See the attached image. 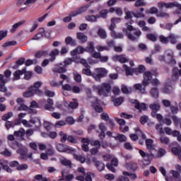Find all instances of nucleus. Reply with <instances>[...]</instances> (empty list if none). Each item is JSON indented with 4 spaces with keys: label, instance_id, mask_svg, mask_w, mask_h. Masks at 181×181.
<instances>
[{
    "label": "nucleus",
    "instance_id": "1",
    "mask_svg": "<svg viewBox=\"0 0 181 181\" xmlns=\"http://www.w3.org/2000/svg\"><path fill=\"white\" fill-rule=\"evenodd\" d=\"M127 28H123V33H125L129 40L135 42L138 40V37L142 35V32L139 28H134V26L126 23Z\"/></svg>",
    "mask_w": 181,
    "mask_h": 181
},
{
    "label": "nucleus",
    "instance_id": "2",
    "mask_svg": "<svg viewBox=\"0 0 181 181\" xmlns=\"http://www.w3.org/2000/svg\"><path fill=\"white\" fill-rule=\"evenodd\" d=\"M145 142L146 148L150 153H145L143 150H139V152L144 159H147V160H149V159H153V158H155L153 152H156V149H155V146H153V140L151 139H147Z\"/></svg>",
    "mask_w": 181,
    "mask_h": 181
},
{
    "label": "nucleus",
    "instance_id": "3",
    "mask_svg": "<svg viewBox=\"0 0 181 181\" xmlns=\"http://www.w3.org/2000/svg\"><path fill=\"white\" fill-rule=\"evenodd\" d=\"M152 76H153V74L149 71L144 72V79L142 81L144 86L141 83H136L134 86V88L140 91L142 94H145V87H146V86H149V83H151V80H152Z\"/></svg>",
    "mask_w": 181,
    "mask_h": 181
},
{
    "label": "nucleus",
    "instance_id": "4",
    "mask_svg": "<svg viewBox=\"0 0 181 181\" xmlns=\"http://www.w3.org/2000/svg\"><path fill=\"white\" fill-rule=\"evenodd\" d=\"M93 90L98 91V95L109 97L111 95V85L108 83H103L99 86H93Z\"/></svg>",
    "mask_w": 181,
    "mask_h": 181
},
{
    "label": "nucleus",
    "instance_id": "5",
    "mask_svg": "<svg viewBox=\"0 0 181 181\" xmlns=\"http://www.w3.org/2000/svg\"><path fill=\"white\" fill-rule=\"evenodd\" d=\"M158 7L160 9H163V8H165L166 9H172V8H177L178 11H181V4H179L177 1L169 3L160 2L158 3Z\"/></svg>",
    "mask_w": 181,
    "mask_h": 181
},
{
    "label": "nucleus",
    "instance_id": "6",
    "mask_svg": "<svg viewBox=\"0 0 181 181\" xmlns=\"http://www.w3.org/2000/svg\"><path fill=\"white\" fill-rule=\"evenodd\" d=\"M64 66H63V64H59L58 67L53 69L52 71L54 73H66V71H67V69H66V67H67V66H70V64L73 63V59L68 58L64 60Z\"/></svg>",
    "mask_w": 181,
    "mask_h": 181
},
{
    "label": "nucleus",
    "instance_id": "7",
    "mask_svg": "<svg viewBox=\"0 0 181 181\" xmlns=\"http://www.w3.org/2000/svg\"><path fill=\"white\" fill-rule=\"evenodd\" d=\"M130 103H132V104H134V108L138 110L139 112H142L146 110V104L144 103H140L136 99L130 100Z\"/></svg>",
    "mask_w": 181,
    "mask_h": 181
},
{
    "label": "nucleus",
    "instance_id": "8",
    "mask_svg": "<svg viewBox=\"0 0 181 181\" xmlns=\"http://www.w3.org/2000/svg\"><path fill=\"white\" fill-rule=\"evenodd\" d=\"M29 114H36L37 112L35 109L29 108L24 103L19 105V106H15L14 111H28Z\"/></svg>",
    "mask_w": 181,
    "mask_h": 181
},
{
    "label": "nucleus",
    "instance_id": "9",
    "mask_svg": "<svg viewBox=\"0 0 181 181\" xmlns=\"http://www.w3.org/2000/svg\"><path fill=\"white\" fill-rule=\"evenodd\" d=\"M57 151L58 152H74L75 150L72 147L66 146L65 144H57L56 145Z\"/></svg>",
    "mask_w": 181,
    "mask_h": 181
},
{
    "label": "nucleus",
    "instance_id": "10",
    "mask_svg": "<svg viewBox=\"0 0 181 181\" xmlns=\"http://www.w3.org/2000/svg\"><path fill=\"white\" fill-rule=\"evenodd\" d=\"M42 81H37L33 83V86H31L30 88L36 93L37 95H43V92L40 90V87L42 86Z\"/></svg>",
    "mask_w": 181,
    "mask_h": 181
},
{
    "label": "nucleus",
    "instance_id": "11",
    "mask_svg": "<svg viewBox=\"0 0 181 181\" xmlns=\"http://www.w3.org/2000/svg\"><path fill=\"white\" fill-rule=\"evenodd\" d=\"M92 160H93V162H94L95 166L97 168V169L100 172H103V170H104V169H105V165L102 161L97 160V158H93L92 159Z\"/></svg>",
    "mask_w": 181,
    "mask_h": 181
},
{
    "label": "nucleus",
    "instance_id": "12",
    "mask_svg": "<svg viewBox=\"0 0 181 181\" xmlns=\"http://www.w3.org/2000/svg\"><path fill=\"white\" fill-rule=\"evenodd\" d=\"M167 57L168 59L167 61L168 64H176V60L175 59V57L173 55V51L168 50L167 52Z\"/></svg>",
    "mask_w": 181,
    "mask_h": 181
},
{
    "label": "nucleus",
    "instance_id": "13",
    "mask_svg": "<svg viewBox=\"0 0 181 181\" xmlns=\"http://www.w3.org/2000/svg\"><path fill=\"white\" fill-rule=\"evenodd\" d=\"M82 142V151L84 152H88L90 148H88V144H90V139L88 138H82L81 139Z\"/></svg>",
    "mask_w": 181,
    "mask_h": 181
},
{
    "label": "nucleus",
    "instance_id": "14",
    "mask_svg": "<svg viewBox=\"0 0 181 181\" xmlns=\"http://www.w3.org/2000/svg\"><path fill=\"white\" fill-rule=\"evenodd\" d=\"M22 64H25V58L21 57L19 59H18L14 65L13 64H11V69H13V70H16L19 69V66H22Z\"/></svg>",
    "mask_w": 181,
    "mask_h": 181
},
{
    "label": "nucleus",
    "instance_id": "15",
    "mask_svg": "<svg viewBox=\"0 0 181 181\" xmlns=\"http://www.w3.org/2000/svg\"><path fill=\"white\" fill-rule=\"evenodd\" d=\"M112 59L115 62H119L120 63L128 62V59L125 55H115Z\"/></svg>",
    "mask_w": 181,
    "mask_h": 181
},
{
    "label": "nucleus",
    "instance_id": "16",
    "mask_svg": "<svg viewBox=\"0 0 181 181\" xmlns=\"http://www.w3.org/2000/svg\"><path fill=\"white\" fill-rule=\"evenodd\" d=\"M26 73V68L23 69L22 70H17L13 73L14 78L13 80H20L21 76H23Z\"/></svg>",
    "mask_w": 181,
    "mask_h": 181
},
{
    "label": "nucleus",
    "instance_id": "17",
    "mask_svg": "<svg viewBox=\"0 0 181 181\" xmlns=\"http://www.w3.org/2000/svg\"><path fill=\"white\" fill-rule=\"evenodd\" d=\"M5 84H6V83L0 82V91L1 93H4V95H6V97H11L12 93L8 92V88L5 87Z\"/></svg>",
    "mask_w": 181,
    "mask_h": 181
},
{
    "label": "nucleus",
    "instance_id": "18",
    "mask_svg": "<svg viewBox=\"0 0 181 181\" xmlns=\"http://www.w3.org/2000/svg\"><path fill=\"white\" fill-rule=\"evenodd\" d=\"M112 101L115 107H119V105H121V104L124 103V98L123 97H119V98L112 97Z\"/></svg>",
    "mask_w": 181,
    "mask_h": 181
},
{
    "label": "nucleus",
    "instance_id": "19",
    "mask_svg": "<svg viewBox=\"0 0 181 181\" xmlns=\"http://www.w3.org/2000/svg\"><path fill=\"white\" fill-rule=\"evenodd\" d=\"M76 37L78 40H80L81 43H86L88 40L87 35H84L83 33H77Z\"/></svg>",
    "mask_w": 181,
    "mask_h": 181
},
{
    "label": "nucleus",
    "instance_id": "20",
    "mask_svg": "<svg viewBox=\"0 0 181 181\" xmlns=\"http://www.w3.org/2000/svg\"><path fill=\"white\" fill-rule=\"evenodd\" d=\"M95 72L100 76V77H105L108 73V71L105 68H97L95 69Z\"/></svg>",
    "mask_w": 181,
    "mask_h": 181
},
{
    "label": "nucleus",
    "instance_id": "21",
    "mask_svg": "<svg viewBox=\"0 0 181 181\" xmlns=\"http://www.w3.org/2000/svg\"><path fill=\"white\" fill-rule=\"evenodd\" d=\"M150 94L153 98L158 100L159 98V89L158 88H152L150 90Z\"/></svg>",
    "mask_w": 181,
    "mask_h": 181
},
{
    "label": "nucleus",
    "instance_id": "22",
    "mask_svg": "<svg viewBox=\"0 0 181 181\" xmlns=\"http://www.w3.org/2000/svg\"><path fill=\"white\" fill-rule=\"evenodd\" d=\"M179 69L178 68H173V75L171 76V80L173 81H176L179 80Z\"/></svg>",
    "mask_w": 181,
    "mask_h": 181
},
{
    "label": "nucleus",
    "instance_id": "23",
    "mask_svg": "<svg viewBox=\"0 0 181 181\" xmlns=\"http://www.w3.org/2000/svg\"><path fill=\"white\" fill-rule=\"evenodd\" d=\"M47 105H45V109L47 111H53L54 107H53V99L48 98L47 100Z\"/></svg>",
    "mask_w": 181,
    "mask_h": 181
},
{
    "label": "nucleus",
    "instance_id": "24",
    "mask_svg": "<svg viewBox=\"0 0 181 181\" xmlns=\"http://www.w3.org/2000/svg\"><path fill=\"white\" fill-rule=\"evenodd\" d=\"M18 153L21 155V159L23 160H27L28 159V151L23 148H20L17 151Z\"/></svg>",
    "mask_w": 181,
    "mask_h": 181
},
{
    "label": "nucleus",
    "instance_id": "25",
    "mask_svg": "<svg viewBox=\"0 0 181 181\" xmlns=\"http://www.w3.org/2000/svg\"><path fill=\"white\" fill-rule=\"evenodd\" d=\"M49 54V52L47 51H37L35 54V59H40V57H46Z\"/></svg>",
    "mask_w": 181,
    "mask_h": 181
},
{
    "label": "nucleus",
    "instance_id": "26",
    "mask_svg": "<svg viewBox=\"0 0 181 181\" xmlns=\"http://www.w3.org/2000/svg\"><path fill=\"white\" fill-rule=\"evenodd\" d=\"M157 18H160L161 19H169L170 18V14L165 11H159L157 13Z\"/></svg>",
    "mask_w": 181,
    "mask_h": 181
},
{
    "label": "nucleus",
    "instance_id": "27",
    "mask_svg": "<svg viewBox=\"0 0 181 181\" xmlns=\"http://www.w3.org/2000/svg\"><path fill=\"white\" fill-rule=\"evenodd\" d=\"M35 94H36L35 93V91L33 90V88H31L30 87L28 88V90L25 92L23 95V97H25V98H29L30 97H33L35 95Z\"/></svg>",
    "mask_w": 181,
    "mask_h": 181
},
{
    "label": "nucleus",
    "instance_id": "28",
    "mask_svg": "<svg viewBox=\"0 0 181 181\" xmlns=\"http://www.w3.org/2000/svg\"><path fill=\"white\" fill-rule=\"evenodd\" d=\"M81 53H84V49L81 47H78L71 52V56H76V54H81Z\"/></svg>",
    "mask_w": 181,
    "mask_h": 181
},
{
    "label": "nucleus",
    "instance_id": "29",
    "mask_svg": "<svg viewBox=\"0 0 181 181\" xmlns=\"http://www.w3.org/2000/svg\"><path fill=\"white\" fill-rule=\"evenodd\" d=\"M135 132H136L137 135L142 139V141H146V135L142 130L139 129V128H136Z\"/></svg>",
    "mask_w": 181,
    "mask_h": 181
},
{
    "label": "nucleus",
    "instance_id": "30",
    "mask_svg": "<svg viewBox=\"0 0 181 181\" xmlns=\"http://www.w3.org/2000/svg\"><path fill=\"white\" fill-rule=\"evenodd\" d=\"M146 70V68H145V66L139 65L138 68H135L134 69V73H135V74H142V73H144V71Z\"/></svg>",
    "mask_w": 181,
    "mask_h": 181
},
{
    "label": "nucleus",
    "instance_id": "31",
    "mask_svg": "<svg viewBox=\"0 0 181 181\" xmlns=\"http://www.w3.org/2000/svg\"><path fill=\"white\" fill-rule=\"evenodd\" d=\"M23 23H25V21H20L18 23H15L10 30L11 33H15V32H16V29H18L19 26H22Z\"/></svg>",
    "mask_w": 181,
    "mask_h": 181
},
{
    "label": "nucleus",
    "instance_id": "32",
    "mask_svg": "<svg viewBox=\"0 0 181 181\" xmlns=\"http://www.w3.org/2000/svg\"><path fill=\"white\" fill-rule=\"evenodd\" d=\"M149 108L152 111L158 112V111H159V110H160V104H159L158 103L150 104L149 105Z\"/></svg>",
    "mask_w": 181,
    "mask_h": 181
},
{
    "label": "nucleus",
    "instance_id": "33",
    "mask_svg": "<svg viewBox=\"0 0 181 181\" xmlns=\"http://www.w3.org/2000/svg\"><path fill=\"white\" fill-rule=\"evenodd\" d=\"M66 45H70L71 46H76V40L73 39L71 37H67L65 39Z\"/></svg>",
    "mask_w": 181,
    "mask_h": 181
},
{
    "label": "nucleus",
    "instance_id": "34",
    "mask_svg": "<svg viewBox=\"0 0 181 181\" xmlns=\"http://www.w3.org/2000/svg\"><path fill=\"white\" fill-rule=\"evenodd\" d=\"M127 168L129 170H136L138 168V164H136V163L130 162L127 164Z\"/></svg>",
    "mask_w": 181,
    "mask_h": 181
},
{
    "label": "nucleus",
    "instance_id": "35",
    "mask_svg": "<svg viewBox=\"0 0 181 181\" xmlns=\"http://www.w3.org/2000/svg\"><path fill=\"white\" fill-rule=\"evenodd\" d=\"M172 152L174 155H177L178 159L181 160V148L173 147L172 148Z\"/></svg>",
    "mask_w": 181,
    "mask_h": 181
},
{
    "label": "nucleus",
    "instance_id": "36",
    "mask_svg": "<svg viewBox=\"0 0 181 181\" xmlns=\"http://www.w3.org/2000/svg\"><path fill=\"white\" fill-rule=\"evenodd\" d=\"M116 141H119V142H125L127 141V136L124 134H118L117 136H114Z\"/></svg>",
    "mask_w": 181,
    "mask_h": 181
},
{
    "label": "nucleus",
    "instance_id": "37",
    "mask_svg": "<svg viewBox=\"0 0 181 181\" xmlns=\"http://www.w3.org/2000/svg\"><path fill=\"white\" fill-rule=\"evenodd\" d=\"M98 35L101 39H107V33L105 32V30L103 28H99Z\"/></svg>",
    "mask_w": 181,
    "mask_h": 181
},
{
    "label": "nucleus",
    "instance_id": "38",
    "mask_svg": "<svg viewBox=\"0 0 181 181\" xmlns=\"http://www.w3.org/2000/svg\"><path fill=\"white\" fill-rule=\"evenodd\" d=\"M111 36L114 39H124V34L122 33H117L115 31H113V33H111Z\"/></svg>",
    "mask_w": 181,
    "mask_h": 181
},
{
    "label": "nucleus",
    "instance_id": "39",
    "mask_svg": "<svg viewBox=\"0 0 181 181\" xmlns=\"http://www.w3.org/2000/svg\"><path fill=\"white\" fill-rule=\"evenodd\" d=\"M74 158L76 160L81 162V163H84L86 162V157L81 155L74 154Z\"/></svg>",
    "mask_w": 181,
    "mask_h": 181
},
{
    "label": "nucleus",
    "instance_id": "40",
    "mask_svg": "<svg viewBox=\"0 0 181 181\" xmlns=\"http://www.w3.org/2000/svg\"><path fill=\"white\" fill-rule=\"evenodd\" d=\"M122 175L124 176H128L129 178H131L132 180H135L136 179V175L134 173H131L128 171H123Z\"/></svg>",
    "mask_w": 181,
    "mask_h": 181
},
{
    "label": "nucleus",
    "instance_id": "41",
    "mask_svg": "<svg viewBox=\"0 0 181 181\" xmlns=\"http://www.w3.org/2000/svg\"><path fill=\"white\" fill-rule=\"evenodd\" d=\"M123 69L125 70L127 76H132L134 70L126 64L123 65Z\"/></svg>",
    "mask_w": 181,
    "mask_h": 181
},
{
    "label": "nucleus",
    "instance_id": "42",
    "mask_svg": "<svg viewBox=\"0 0 181 181\" xmlns=\"http://www.w3.org/2000/svg\"><path fill=\"white\" fill-rule=\"evenodd\" d=\"M134 6H136V8H139L141 6H146V2H145V1L144 0H136Z\"/></svg>",
    "mask_w": 181,
    "mask_h": 181
},
{
    "label": "nucleus",
    "instance_id": "43",
    "mask_svg": "<svg viewBox=\"0 0 181 181\" xmlns=\"http://www.w3.org/2000/svg\"><path fill=\"white\" fill-rule=\"evenodd\" d=\"M59 135L60 136L61 142H62V144H64V142L67 141V136H68L67 134L63 132H59Z\"/></svg>",
    "mask_w": 181,
    "mask_h": 181
},
{
    "label": "nucleus",
    "instance_id": "44",
    "mask_svg": "<svg viewBox=\"0 0 181 181\" xmlns=\"http://www.w3.org/2000/svg\"><path fill=\"white\" fill-rule=\"evenodd\" d=\"M60 163L64 165V166H69L71 167V161L69 160H67L66 158H62L60 159Z\"/></svg>",
    "mask_w": 181,
    "mask_h": 181
},
{
    "label": "nucleus",
    "instance_id": "45",
    "mask_svg": "<svg viewBox=\"0 0 181 181\" xmlns=\"http://www.w3.org/2000/svg\"><path fill=\"white\" fill-rule=\"evenodd\" d=\"M74 102H71L69 104V107L70 108H72V110H74L76 108L78 107V103L77 102V99H73Z\"/></svg>",
    "mask_w": 181,
    "mask_h": 181
},
{
    "label": "nucleus",
    "instance_id": "46",
    "mask_svg": "<svg viewBox=\"0 0 181 181\" xmlns=\"http://www.w3.org/2000/svg\"><path fill=\"white\" fill-rule=\"evenodd\" d=\"M13 135H14V136L22 137L25 135V129H20L18 131L14 132Z\"/></svg>",
    "mask_w": 181,
    "mask_h": 181
},
{
    "label": "nucleus",
    "instance_id": "47",
    "mask_svg": "<svg viewBox=\"0 0 181 181\" xmlns=\"http://www.w3.org/2000/svg\"><path fill=\"white\" fill-rule=\"evenodd\" d=\"M86 52L88 53H93L94 52V43L90 42L86 49Z\"/></svg>",
    "mask_w": 181,
    "mask_h": 181
},
{
    "label": "nucleus",
    "instance_id": "48",
    "mask_svg": "<svg viewBox=\"0 0 181 181\" xmlns=\"http://www.w3.org/2000/svg\"><path fill=\"white\" fill-rule=\"evenodd\" d=\"M12 117H13V113L12 112H9L6 114H5L2 117L1 119L3 121H7L8 119H9V118H12Z\"/></svg>",
    "mask_w": 181,
    "mask_h": 181
},
{
    "label": "nucleus",
    "instance_id": "49",
    "mask_svg": "<svg viewBox=\"0 0 181 181\" xmlns=\"http://www.w3.org/2000/svg\"><path fill=\"white\" fill-rule=\"evenodd\" d=\"M172 91H173V88H172V86H165L163 89V93H164V94H170Z\"/></svg>",
    "mask_w": 181,
    "mask_h": 181
},
{
    "label": "nucleus",
    "instance_id": "50",
    "mask_svg": "<svg viewBox=\"0 0 181 181\" xmlns=\"http://www.w3.org/2000/svg\"><path fill=\"white\" fill-rule=\"evenodd\" d=\"M159 141L163 145H168L170 142L169 138L165 136L160 137Z\"/></svg>",
    "mask_w": 181,
    "mask_h": 181
},
{
    "label": "nucleus",
    "instance_id": "51",
    "mask_svg": "<svg viewBox=\"0 0 181 181\" xmlns=\"http://www.w3.org/2000/svg\"><path fill=\"white\" fill-rule=\"evenodd\" d=\"M25 64L27 66H32V64H37V59H28Z\"/></svg>",
    "mask_w": 181,
    "mask_h": 181
},
{
    "label": "nucleus",
    "instance_id": "52",
    "mask_svg": "<svg viewBox=\"0 0 181 181\" xmlns=\"http://www.w3.org/2000/svg\"><path fill=\"white\" fill-rule=\"evenodd\" d=\"M159 40H160V42H161V43H163V45H166V43H169V37L160 35Z\"/></svg>",
    "mask_w": 181,
    "mask_h": 181
},
{
    "label": "nucleus",
    "instance_id": "53",
    "mask_svg": "<svg viewBox=\"0 0 181 181\" xmlns=\"http://www.w3.org/2000/svg\"><path fill=\"white\" fill-rule=\"evenodd\" d=\"M90 8V4H86V6H83L78 9V11L79 12V14L81 15V13H84Z\"/></svg>",
    "mask_w": 181,
    "mask_h": 181
},
{
    "label": "nucleus",
    "instance_id": "54",
    "mask_svg": "<svg viewBox=\"0 0 181 181\" xmlns=\"http://www.w3.org/2000/svg\"><path fill=\"white\" fill-rule=\"evenodd\" d=\"M108 12L109 11L107 9H103L99 12V15H100V18L105 19V18H107V16L108 15Z\"/></svg>",
    "mask_w": 181,
    "mask_h": 181
},
{
    "label": "nucleus",
    "instance_id": "55",
    "mask_svg": "<svg viewBox=\"0 0 181 181\" xmlns=\"http://www.w3.org/2000/svg\"><path fill=\"white\" fill-rule=\"evenodd\" d=\"M147 39L148 40H151V42H156L158 40V37L155 35V34H147L146 35Z\"/></svg>",
    "mask_w": 181,
    "mask_h": 181
},
{
    "label": "nucleus",
    "instance_id": "56",
    "mask_svg": "<svg viewBox=\"0 0 181 181\" xmlns=\"http://www.w3.org/2000/svg\"><path fill=\"white\" fill-rule=\"evenodd\" d=\"M86 69H83L82 73L86 74V76H91V71L90 70V66L88 65V66H85Z\"/></svg>",
    "mask_w": 181,
    "mask_h": 181
},
{
    "label": "nucleus",
    "instance_id": "57",
    "mask_svg": "<svg viewBox=\"0 0 181 181\" xmlns=\"http://www.w3.org/2000/svg\"><path fill=\"white\" fill-rule=\"evenodd\" d=\"M66 141L71 144H77V139H76V137L73 136L72 135L68 136L66 137Z\"/></svg>",
    "mask_w": 181,
    "mask_h": 181
},
{
    "label": "nucleus",
    "instance_id": "58",
    "mask_svg": "<svg viewBox=\"0 0 181 181\" xmlns=\"http://www.w3.org/2000/svg\"><path fill=\"white\" fill-rule=\"evenodd\" d=\"M149 119V118L148 117V116L146 115H143L140 117V122L141 125H145V124H146V122H148V120Z\"/></svg>",
    "mask_w": 181,
    "mask_h": 181
},
{
    "label": "nucleus",
    "instance_id": "59",
    "mask_svg": "<svg viewBox=\"0 0 181 181\" xmlns=\"http://www.w3.org/2000/svg\"><path fill=\"white\" fill-rule=\"evenodd\" d=\"M100 118L103 119V121H106L107 122L111 119H110V116L105 112H103L100 115Z\"/></svg>",
    "mask_w": 181,
    "mask_h": 181
},
{
    "label": "nucleus",
    "instance_id": "60",
    "mask_svg": "<svg viewBox=\"0 0 181 181\" xmlns=\"http://www.w3.org/2000/svg\"><path fill=\"white\" fill-rule=\"evenodd\" d=\"M15 125H16V124H15V122H11V121H7L6 122L5 127L6 128V129H10V128H13V127H15Z\"/></svg>",
    "mask_w": 181,
    "mask_h": 181
},
{
    "label": "nucleus",
    "instance_id": "61",
    "mask_svg": "<svg viewBox=\"0 0 181 181\" xmlns=\"http://www.w3.org/2000/svg\"><path fill=\"white\" fill-rule=\"evenodd\" d=\"M89 144L92 146H96V147L98 146V148H99L101 146V144H100V141L98 140H94V141L89 140Z\"/></svg>",
    "mask_w": 181,
    "mask_h": 181
},
{
    "label": "nucleus",
    "instance_id": "62",
    "mask_svg": "<svg viewBox=\"0 0 181 181\" xmlns=\"http://www.w3.org/2000/svg\"><path fill=\"white\" fill-rule=\"evenodd\" d=\"M74 79L76 83H80L81 81V75L77 73H74Z\"/></svg>",
    "mask_w": 181,
    "mask_h": 181
},
{
    "label": "nucleus",
    "instance_id": "63",
    "mask_svg": "<svg viewBox=\"0 0 181 181\" xmlns=\"http://www.w3.org/2000/svg\"><path fill=\"white\" fill-rule=\"evenodd\" d=\"M74 179V175L71 174V175H68L65 177V178H61L59 179V181L62 180H65V181H71L72 180Z\"/></svg>",
    "mask_w": 181,
    "mask_h": 181
},
{
    "label": "nucleus",
    "instance_id": "64",
    "mask_svg": "<svg viewBox=\"0 0 181 181\" xmlns=\"http://www.w3.org/2000/svg\"><path fill=\"white\" fill-rule=\"evenodd\" d=\"M125 16L124 19H132V12L129 11H124Z\"/></svg>",
    "mask_w": 181,
    "mask_h": 181
}]
</instances>
